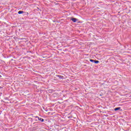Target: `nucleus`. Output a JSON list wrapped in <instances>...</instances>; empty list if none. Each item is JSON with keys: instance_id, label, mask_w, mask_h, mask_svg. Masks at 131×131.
<instances>
[{"instance_id": "obj_7", "label": "nucleus", "mask_w": 131, "mask_h": 131, "mask_svg": "<svg viewBox=\"0 0 131 131\" xmlns=\"http://www.w3.org/2000/svg\"><path fill=\"white\" fill-rule=\"evenodd\" d=\"M90 62H95V60L94 59H90Z\"/></svg>"}, {"instance_id": "obj_3", "label": "nucleus", "mask_w": 131, "mask_h": 131, "mask_svg": "<svg viewBox=\"0 0 131 131\" xmlns=\"http://www.w3.org/2000/svg\"><path fill=\"white\" fill-rule=\"evenodd\" d=\"M72 21H73V22H74V23H75V22H76L77 21V19L75 18H73L71 19Z\"/></svg>"}, {"instance_id": "obj_8", "label": "nucleus", "mask_w": 131, "mask_h": 131, "mask_svg": "<svg viewBox=\"0 0 131 131\" xmlns=\"http://www.w3.org/2000/svg\"><path fill=\"white\" fill-rule=\"evenodd\" d=\"M27 15L28 16L29 15V13L28 12H27Z\"/></svg>"}, {"instance_id": "obj_5", "label": "nucleus", "mask_w": 131, "mask_h": 131, "mask_svg": "<svg viewBox=\"0 0 131 131\" xmlns=\"http://www.w3.org/2000/svg\"><path fill=\"white\" fill-rule=\"evenodd\" d=\"M23 13H24L23 11H19L18 12V14H23Z\"/></svg>"}, {"instance_id": "obj_2", "label": "nucleus", "mask_w": 131, "mask_h": 131, "mask_svg": "<svg viewBox=\"0 0 131 131\" xmlns=\"http://www.w3.org/2000/svg\"><path fill=\"white\" fill-rule=\"evenodd\" d=\"M56 77H59V78L60 79H63V78H64V76H61V75H56Z\"/></svg>"}, {"instance_id": "obj_4", "label": "nucleus", "mask_w": 131, "mask_h": 131, "mask_svg": "<svg viewBox=\"0 0 131 131\" xmlns=\"http://www.w3.org/2000/svg\"><path fill=\"white\" fill-rule=\"evenodd\" d=\"M121 108V107L115 108V111H117L118 110H120Z\"/></svg>"}, {"instance_id": "obj_9", "label": "nucleus", "mask_w": 131, "mask_h": 131, "mask_svg": "<svg viewBox=\"0 0 131 131\" xmlns=\"http://www.w3.org/2000/svg\"><path fill=\"white\" fill-rule=\"evenodd\" d=\"M0 77H2V75H0Z\"/></svg>"}, {"instance_id": "obj_10", "label": "nucleus", "mask_w": 131, "mask_h": 131, "mask_svg": "<svg viewBox=\"0 0 131 131\" xmlns=\"http://www.w3.org/2000/svg\"><path fill=\"white\" fill-rule=\"evenodd\" d=\"M1 95H0V97H1Z\"/></svg>"}, {"instance_id": "obj_1", "label": "nucleus", "mask_w": 131, "mask_h": 131, "mask_svg": "<svg viewBox=\"0 0 131 131\" xmlns=\"http://www.w3.org/2000/svg\"><path fill=\"white\" fill-rule=\"evenodd\" d=\"M35 118H37L38 119V120H39L40 121H41V122H43V119L41 118H40V117H38L37 116H35L34 117Z\"/></svg>"}, {"instance_id": "obj_6", "label": "nucleus", "mask_w": 131, "mask_h": 131, "mask_svg": "<svg viewBox=\"0 0 131 131\" xmlns=\"http://www.w3.org/2000/svg\"><path fill=\"white\" fill-rule=\"evenodd\" d=\"M99 61L98 60H94V63H95V64H98V63H99Z\"/></svg>"}]
</instances>
